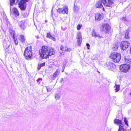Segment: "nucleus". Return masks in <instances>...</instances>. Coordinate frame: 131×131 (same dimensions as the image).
Wrapping results in <instances>:
<instances>
[{
    "label": "nucleus",
    "instance_id": "obj_29",
    "mask_svg": "<svg viewBox=\"0 0 131 131\" xmlns=\"http://www.w3.org/2000/svg\"><path fill=\"white\" fill-rule=\"evenodd\" d=\"M129 32L128 30H127L126 32L125 37L126 38L128 39L129 38Z\"/></svg>",
    "mask_w": 131,
    "mask_h": 131
},
{
    "label": "nucleus",
    "instance_id": "obj_33",
    "mask_svg": "<svg viewBox=\"0 0 131 131\" xmlns=\"http://www.w3.org/2000/svg\"><path fill=\"white\" fill-rule=\"evenodd\" d=\"M82 26V25H78L77 27V29L78 30H80Z\"/></svg>",
    "mask_w": 131,
    "mask_h": 131
},
{
    "label": "nucleus",
    "instance_id": "obj_2",
    "mask_svg": "<svg viewBox=\"0 0 131 131\" xmlns=\"http://www.w3.org/2000/svg\"><path fill=\"white\" fill-rule=\"evenodd\" d=\"M110 58L112 59L115 62H118L121 58V54L116 52L112 53L110 56Z\"/></svg>",
    "mask_w": 131,
    "mask_h": 131
},
{
    "label": "nucleus",
    "instance_id": "obj_11",
    "mask_svg": "<svg viewBox=\"0 0 131 131\" xmlns=\"http://www.w3.org/2000/svg\"><path fill=\"white\" fill-rule=\"evenodd\" d=\"M57 12L59 13L67 14L68 13V9L67 7H64L63 8H59L57 10Z\"/></svg>",
    "mask_w": 131,
    "mask_h": 131
},
{
    "label": "nucleus",
    "instance_id": "obj_26",
    "mask_svg": "<svg viewBox=\"0 0 131 131\" xmlns=\"http://www.w3.org/2000/svg\"><path fill=\"white\" fill-rule=\"evenodd\" d=\"M3 47L6 49H7L8 47V46H7V42H6V40L5 39L4 40V41H3Z\"/></svg>",
    "mask_w": 131,
    "mask_h": 131
},
{
    "label": "nucleus",
    "instance_id": "obj_3",
    "mask_svg": "<svg viewBox=\"0 0 131 131\" xmlns=\"http://www.w3.org/2000/svg\"><path fill=\"white\" fill-rule=\"evenodd\" d=\"M31 47H27L25 49L24 55L25 58L27 59H31L32 56Z\"/></svg>",
    "mask_w": 131,
    "mask_h": 131
},
{
    "label": "nucleus",
    "instance_id": "obj_6",
    "mask_svg": "<svg viewBox=\"0 0 131 131\" xmlns=\"http://www.w3.org/2000/svg\"><path fill=\"white\" fill-rule=\"evenodd\" d=\"M9 31L10 36L13 39L14 42L16 45H17L18 43V40L17 39L18 37L15 34V31L14 30L9 28Z\"/></svg>",
    "mask_w": 131,
    "mask_h": 131
},
{
    "label": "nucleus",
    "instance_id": "obj_16",
    "mask_svg": "<svg viewBox=\"0 0 131 131\" xmlns=\"http://www.w3.org/2000/svg\"><path fill=\"white\" fill-rule=\"evenodd\" d=\"M91 33L92 36L94 37H97L100 38H103L102 36H100L95 31L93 30L92 31Z\"/></svg>",
    "mask_w": 131,
    "mask_h": 131
},
{
    "label": "nucleus",
    "instance_id": "obj_24",
    "mask_svg": "<svg viewBox=\"0 0 131 131\" xmlns=\"http://www.w3.org/2000/svg\"><path fill=\"white\" fill-rule=\"evenodd\" d=\"M47 37L53 41H55L56 40L55 38L52 36L50 33H47Z\"/></svg>",
    "mask_w": 131,
    "mask_h": 131
},
{
    "label": "nucleus",
    "instance_id": "obj_10",
    "mask_svg": "<svg viewBox=\"0 0 131 131\" xmlns=\"http://www.w3.org/2000/svg\"><path fill=\"white\" fill-rule=\"evenodd\" d=\"M26 2L24 1L21 0L19 3V7L22 10H25L26 8Z\"/></svg>",
    "mask_w": 131,
    "mask_h": 131
},
{
    "label": "nucleus",
    "instance_id": "obj_41",
    "mask_svg": "<svg viewBox=\"0 0 131 131\" xmlns=\"http://www.w3.org/2000/svg\"><path fill=\"white\" fill-rule=\"evenodd\" d=\"M3 31L4 32L5 35H6V30H3Z\"/></svg>",
    "mask_w": 131,
    "mask_h": 131
},
{
    "label": "nucleus",
    "instance_id": "obj_28",
    "mask_svg": "<svg viewBox=\"0 0 131 131\" xmlns=\"http://www.w3.org/2000/svg\"><path fill=\"white\" fill-rule=\"evenodd\" d=\"M118 131H126V130L124 129L122 125H120Z\"/></svg>",
    "mask_w": 131,
    "mask_h": 131
},
{
    "label": "nucleus",
    "instance_id": "obj_23",
    "mask_svg": "<svg viewBox=\"0 0 131 131\" xmlns=\"http://www.w3.org/2000/svg\"><path fill=\"white\" fill-rule=\"evenodd\" d=\"M19 40L23 43L25 42V38L23 35H20V36Z\"/></svg>",
    "mask_w": 131,
    "mask_h": 131
},
{
    "label": "nucleus",
    "instance_id": "obj_38",
    "mask_svg": "<svg viewBox=\"0 0 131 131\" xmlns=\"http://www.w3.org/2000/svg\"><path fill=\"white\" fill-rule=\"evenodd\" d=\"M65 66L66 65H63L62 68V69H63V70L62 71V72H63L65 67Z\"/></svg>",
    "mask_w": 131,
    "mask_h": 131
},
{
    "label": "nucleus",
    "instance_id": "obj_35",
    "mask_svg": "<svg viewBox=\"0 0 131 131\" xmlns=\"http://www.w3.org/2000/svg\"><path fill=\"white\" fill-rule=\"evenodd\" d=\"M42 79L41 78H39L37 80V81L39 83V84H40V82L41 81H42Z\"/></svg>",
    "mask_w": 131,
    "mask_h": 131
},
{
    "label": "nucleus",
    "instance_id": "obj_5",
    "mask_svg": "<svg viewBox=\"0 0 131 131\" xmlns=\"http://www.w3.org/2000/svg\"><path fill=\"white\" fill-rule=\"evenodd\" d=\"M16 0H10V13H11L12 12L15 14V16H18L19 15V13L18 10L16 8H13L12 10H11V6H12L15 4V1Z\"/></svg>",
    "mask_w": 131,
    "mask_h": 131
},
{
    "label": "nucleus",
    "instance_id": "obj_9",
    "mask_svg": "<svg viewBox=\"0 0 131 131\" xmlns=\"http://www.w3.org/2000/svg\"><path fill=\"white\" fill-rule=\"evenodd\" d=\"M106 0H100L97 1L96 3L95 6L96 8H103L104 10V8L103 7V4L105 5Z\"/></svg>",
    "mask_w": 131,
    "mask_h": 131
},
{
    "label": "nucleus",
    "instance_id": "obj_15",
    "mask_svg": "<svg viewBox=\"0 0 131 131\" xmlns=\"http://www.w3.org/2000/svg\"><path fill=\"white\" fill-rule=\"evenodd\" d=\"M105 5L107 6L110 7L112 6V4L114 3V0H106Z\"/></svg>",
    "mask_w": 131,
    "mask_h": 131
},
{
    "label": "nucleus",
    "instance_id": "obj_13",
    "mask_svg": "<svg viewBox=\"0 0 131 131\" xmlns=\"http://www.w3.org/2000/svg\"><path fill=\"white\" fill-rule=\"evenodd\" d=\"M77 39L78 45L80 46L82 41L81 34L80 32H78L77 33Z\"/></svg>",
    "mask_w": 131,
    "mask_h": 131
},
{
    "label": "nucleus",
    "instance_id": "obj_44",
    "mask_svg": "<svg viewBox=\"0 0 131 131\" xmlns=\"http://www.w3.org/2000/svg\"><path fill=\"white\" fill-rule=\"evenodd\" d=\"M46 21V22H47V21H46H46Z\"/></svg>",
    "mask_w": 131,
    "mask_h": 131
},
{
    "label": "nucleus",
    "instance_id": "obj_4",
    "mask_svg": "<svg viewBox=\"0 0 131 131\" xmlns=\"http://www.w3.org/2000/svg\"><path fill=\"white\" fill-rule=\"evenodd\" d=\"M120 68L122 72L126 73L129 70H131V66L127 64L121 65L120 67Z\"/></svg>",
    "mask_w": 131,
    "mask_h": 131
},
{
    "label": "nucleus",
    "instance_id": "obj_18",
    "mask_svg": "<svg viewBox=\"0 0 131 131\" xmlns=\"http://www.w3.org/2000/svg\"><path fill=\"white\" fill-rule=\"evenodd\" d=\"M60 71V70L59 69H58L53 74V79L54 80L56 79V77L59 75Z\"/></svg>",
    "mask_w": 131,
    "mask_h": 131
},
{
    "label": "nucleus",
    "instance_id": "obj_27",
    "mask_svg": "<svg viewBox=\"0 0 131 131\" xmlns=\"http://www.w3.org/2000/svg\"><path fill=\"white\" fill-rule=\"evenodd\" d=\"M114 123L117 125H119L122 124V121L121 120L117 119H115L114 120Z\"/></svg>",
    "mask_w": 131,
    "mask_h": 131
},
{
    "label": "nucleus",
    "instance_id": "obj_39",
    "mask_svg": "<svg viewBox=\"0 0 131 131\" xmlns=\"http://www.w3.org/2000/svg\"><path fill=\"white\" fill-rule=\"evenodd\" d=\"M86 46L88 47V49H89V47L90 46V45L88 43H87L86 44Z\"/></svg>",
    "mask_w": 131,
    "mask_h": 131
},
{
    "label": "nucleus",
    "instance_id": "obj_30",
    "mask_svg": "<svg viewBox=\"0 0 131 131\" xmlns=\"http://www.w3.org/2000/svg\"><path fill=\"white\" fill-rule=\"evenodd\" d=\"M74 11L75 12H77L78 10V7L77 6H75L74 8Z\"/></svg>",
    "mask_w": 131,
    "mask_h": 131
},
{
    "label": "nucleus",
    "instance_id": "obj_36",
    "mask_svg": "<svg viewBox=\"0 0 131 131\" xmlns=\"http://www.w3.org/2000/svg\"><path fill=\"white\" fill-rule=\"evenodd\" d=\"M41 66L40 65V64H39L38 65V70L41 69Z\"/></svg>",
    "mask_w": 131,
    "mask_h": 131
},
{
    "label": "nucleus",
    "instance_id": "obj_12",
    "mask_svg": "<svg viewBox=\"0 0 131 131\" xmlns=\"http://www.w3.org/2000/svg\"><path fill=\"white\" fill-rule=\"evenodd\" d=\"M95 18L96 20L99 21L102 19L103 18L102 13H98L95 14Z\"/></svg>",
    "mask_w": 131,
    "mask_h": 131
},
{
    "label": "nucleus",
    "instance_id": "obj_21",
    "mask_svg": "<svg viewBox=\"0 0 131 131\" xmlns=\"http://www.w3.org/2000/svg\"><path fill=\"white\" fill-rule=\"evenodd\" d=\"M19 26L21 28V29L23 30L26 28L25 26L24 25V23L22 21L20 22L18 24Z\"/></svg>",
    "mask_w": 131,
    "mask_h": 131
},
{
    "label": "nucleus",
    "instance_id": "obj_20",
    "mask_svg": "<svg viewBox=\"0 0 131 131\" xmlns=\"http://www.w3.org/2000/svg\"><path fill=\"white\" fill-rule=\"evenodd\" d=\"M119 43L117 42L113 45L112 48L114 51L116 50L119 46Z\"/></svg>",
    "mask_w": 131,
    "mask_h": 131
},
{
    "label": "nucleus",
    "instance_id": "obj_14",
    "mask_svg": "<svg viewBox=\"0 0 131 131\" xmlns=\"http://www.w3.org/2000/svg\"><path fill=\"white\" fill-rule=\"evenodd\" d=\"M107 66L110 67L111 70H112L116 68V66L115 64L111 62H107L106 63Z\"/></svg>",
    "mask_w": 131,
    "mask_h": 131
},
{
    "label": "nucleus",
    "instance_id": "obj_31",
    "mask_svg": "<svg viewBox=\"0 0 131 131\" xmlns=\"http://www.w3.org/2000/svg\"><path fill=\"white\" fill-rule=\"evenodd\" d=\"M121 19L123 21H128V19L127 18L125 17H122L121 18Z\"/></svg>",
    "mask_w": 131,
    "mask_h": 131
},
{
    "label": "nucleus",
    "instance_id": "obj_34",
    "mask_svg": "<svg viewBox=\"0 0 131 131\" xmlns=\"http://www.w3.org/2000/svg\"><path fill=\"white\" fill-rule=\"evenodd\" d=\"M124 122L126 125L128 126V121L127 120L126 118H125L124 119Z\"/></svg>",
    "mask_w": 131,
    "mask_h": 131
},
{
    "label": "nucleus",
    "instance_id": "obj_37",
    "mask_svg": "<svg viewBox=\"0 0 131 131\" xmlns=\"http://www.w3.org/2000/svg\"><path fill=\"white\" fill-rule=\"evenodd\" d=\"M40 65L41 67L44 66H45V63H43L41 64H40Z\"/></svg>",
    "mask_w": 131,
    "mask_h": 131
},
{
    "label": "nucleus",
    "instance_id": "obj_7",
    "mask_svg": "<svg viewBox=\"0 0 131 131\" xmlns=\"http://www.w3.org/2000/svg\"><path fill=\"white\" fill-rule=\"evenodd\" d=\"M110 27L108 24H104L101 26L100 30L106 33L110 30Z\"/></svg>",
    "mask_w": 131,
    "mask_h": 131
},
{
    "label": "nucleus",
    "instance_id": "obj_17",
    "mask_svg": "<svg viewBox=\"0 0 131 131\" xmlns=\"http://www.w3.org/2000/svg\"><path fill=\"white\" fill-rule=\"evenodd\" d=\"M124 61L125 62L131 64V58L130 57L128 56L125 57Z\"/></svg>",
    "mask_w": 131,
    "mask_h": 131
},
{
    "label": "nucleus",
    "instance_id": "obj_22",
    "mask_svg": "<svg viewBox=\"0 0 131 131\" xmlns=\"http://www.w3.org/2000/svg\"><path fill=\"white\" fill-rule=\"evenodd\" d=\"M116 82L115 85L114 86L115 91V92H117L119 90L120 86L119 84H117Z\"/></svg>",
    "mask_w": 131,
    "mask_h": 131
},
{
    "label": "nucleus",
    "instance_id": "obj_19",
    "mask_svg": "<svg viewBox=\"0 0 131 131\" xmlns=\"http://www.w3.org/2000/svg\"><path fill=\"white\" fill-rule=\"evenodd\" d=\"M60 50L64 51H71V49L68 48L66 47H64L63 46H61L60 48Z\"/></svg>",
    "mask_w": 131,
    "mask_h": 131
},
{
    "label": "nucleus",
    "instance_id": "obj_1",
    "mask_svg": "<svg viewBox=\"0 0 131 131\" xmlns=\"http://www.w3.org/2000/svg\"><path fill=\"white\" fill-rule=\"evenodd\" d=\"M54 53L52 48L48 46H43L39 50L40 57L44 58H48L49 56L53 55Z\"/></svg>",
    "mask_w": 131,
    "mask_h": 131
},
{
    "label": "nucleus",
    "instance_id": "obj_43",
    "mask_svg": "<svg viewBox=\"0 0 131 131\" xmlns=\"http://www.w3.org/2000/svg\"><path fill=\"white\" fill-rule=\"evenodd\" d=\"M130 95H131V92L130 93Z\"/></svg>",
    "mask_w": 131,
    "mask_h": 131
},
{
    "label": "nucleus",
    "instance_id": "obj_40",
    "mask_svg": "<svg viewBox=\"0 0 131 131\" xmlns=\"http://www.w3.org/2000/svg\"><path fill=\"white\" fill-rule=\"evenodd\" d=\"M63 78H62L61 79V80L60 81V82H62L63 81Z\"/></svg>",
    "mask_w": 131,
    "mask_h": 131
},
{
    "label": "nucleus",
    "instance_id": "obj_8",
    "mask_svg": "<svg viewBox=\"0 0 131 131\" xmlns=\"http://www.w3.org/2000/svg\"><path fill=\"white\" fill-rule=\"evenodd\" d=\"M130 43L127 41H122L120 44L121 49L123 50H126L128 48Z\"/></svg>",
    "mask_w": 131,
    "mask_h": 131
},
{
    "label": "nucleus",
    "instance_id": "obj_32",
    "mask_svg": "<svg viewBox=\"0 0 131 131\" xmlns=\"http://www.w3.org/2000/svg\"><path fill=\"white\" fill-rule=\"evenodd\" d=\"M47 91L48 92H50L52 90V88H49L47 87H46Z\"/></svg>",
    "mask_w": 131,
    "mask_h": 131
},
{
    "label": "nucleus",
    "instance_id": "obj_25",
    "mask_svg": "<svg viewBox=\"0 0 131 131\" xmlns=\"http://www.w3.org/2000/svg\"><path fill=\"white\" fill-rule=\"evenodd\" d=\"M61 96V94L60 93H58L55 94L54 97L56 100H58L60 99Z\"/></svg>",
    "mask_w": 131,
    "mask_h": 131
},
{
    "label": "nucleus",
    "instance_id": "obj_42",
    "mask_svg": "<svg viewBox=\"0 0 131 131\" xmlns=\"http://www.w3.org/2000/svg\"><path fill=\"white\" fill-rule=\"evenodd\" d=\"M62 54V53L61 54L60 53V55H61V54Z\"/></svg>",
    "mask_w": 131,
    "mask_h": 131
}]
</instances>
